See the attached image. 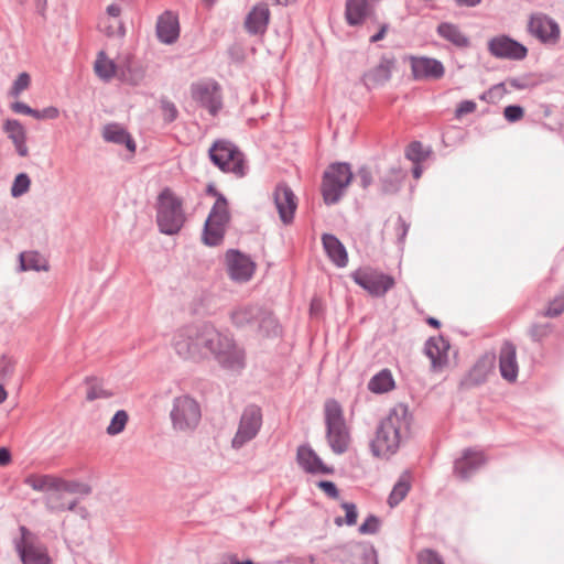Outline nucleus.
I'll use <instances>...</instances> for the list:
<instances>
[{
  "mask_svg": "<svg viewBox=\"0 0 564 564\" xmlns=\"http://www.w3.org/2000/svg\"><path fill=\"white\" fill-rule=\"evenodd\" d=\"M183 200L170 187L163 188L156 200V224L160 232L176 235L185 224Z\"/></svg>",
  "mask_w": 564,
  "mask_h": 564,
  "instance_id": "39448f33",
  "label": "nucleus"
},
{
  "mask_svg": "<svg viewBox=\"0 0 564 564\" xmlns=\"http://www.w3.org/2000/svg\"><path fill=\"white\" fill-rule=\"evenodd\" d=\"M272 195L281 221L284 225L292 224L297 209V197L293 189L285 182H281L276 184Z\"/></svg>",
  "mask_w": 564,
  "mask_h": 564,
  "instance_id": "dca6fc26",
  "label": "nucleus"
},
{
  "mask_svg": "<svg viewBox=\"0 0 564 564\" xmlns=\"http://www.w3.org/2000/svg\"><path fill=\"white\" fill-rule=\"evenodd\" d=\"M486 462L487 458L482 452L467 448L463 452L462 457L454 462V474L462 480H468Z\"/></svg>",
  "mask_w": 564,
  "mask_h": 564,
  "instance_id": "aec40b11",
  "label": "nucleus"
},
{
  "mask_svg": "<svg viewBox=\"0 0 564 564\" xmlns=\"http://www.w3.org/2000/svg\"><path fill=\"white\" fill-rule=\"evenodd\" d=\"M208 158L224 173H231L239 178L247 175L245 154L230 140H215L208 150Z\"/></svg>",
  "mask_w": 564,
  "mask_h": 564,
  "instance_id": "423d86ee",
  "label": "nucleus"
},
{
  "mask_svg": "<svg viewBox=\"0 0 564 564\" xmlns=\"http://www.w3.org/2000/svg\"><path fill=\"white\" fill-rule=\"evenodd\" d=\"M296 462L307 474L332 475L335 471L334 467L325 465L316 452L307 444L297 447Z\"/></svg>",
  "mask_w": 564,
  "mask_h": 564,
  "instance_id": "412c9836",
  "label": "nucleus"
},
{
  "mask_svg": "<svg viewBox=\"0 0 564 564\" xmlns=\"http://www.w3.org/2000/svg\"><path fill=\"white\" fill-rule=\"evenodd\" d=\"M524 115V109L519 105H509L503 110V116L509 122L519 121Z\"/></svg>",
  "mask_w": 564,
  "mask_h": 564,
  "instance_id": "603ef678",
  "label": "nucleus"
},
{
  "mask_svg": "<svg viewBox=\"0 0 564 564\" xmlns=\"http://www.w3.org/2000/svg\"><path fill=\"white\" fill-rule=\"evenodd\" d=\"M227 271L232 281L248 282L256 270V264L251 258L238 249H229L226 252Z\"/></svg>",
  "mask_w": 564,
  "mask_h": 564,
  "instance_id": "2eb2a0df",
  "label": "nucleus"
},
{
  "mask_svg": "<svg viewBox=\"0 0 564 564\" xmlns=\"http://www.w3.org/2000/svg\"><path fill=\"white\" fill-rule=\"evenodd\" d=\"M191 95L193 100L213 117H216L223 108L221 87L216 80L193 83Z\"/></svg>",
  "mask_w": 564,
  "mask_h": 564,
  "instance_id": "f8f14e48",
  "label": "nucleus"
},
{
  "mask_svg": "<svg viewBox=\"0 0 564 564\" xmlns=\"http://www.w3.org/2000/svg\"><path fill=\"white\" fill-rule=\"evenodd\" d=\"M341 508L345 510V523L349 527L355 525L358 518L357 507L354 502H343Z\"/></svg>",
  "mask_w": 564,
  "mask_h": 564,
  "instance_id": "5fc2aeb1",
  "label": "nucleus"
},
{
  "mask_svg": "<svg viewBox=\"0 0 564 564\" xmlns=\"http://www.w3.org/2000/svg\"><path fill=\"white\" fill-rule=\"evenodd\" d=\"M270 21L267 3H257L245 19V29L250 35H263Z\"/></svg>",
  "mask_w": 564,
  "mask_h": 564,
  "instance_id": "b1692460",
  "label": "nucleus"
},
{
  "mask_svg": "<svg viewBox=\"0 0 564 564\" xmlns=\"http://www.w3.org/2000/svg\"><path fill=\"white\" fill-rule=\"evenodd\" d=\"M322 243L328 259L337 267L345 268L348 253L343 242L333 234H323Z\"/></svg>",
  "mask_w": 564,
  "mask_h": 564,
  "instance_id": "a878e982",
  "label": "nucleus"
},
{
  "mask_svg": "<svg viewBox=\"0 0 564 564\" xmlns=\"http://www.w3.org/2000/svg\"><path fill=\"white\" fill-rule=\"evenodd\" d=\"M21 271H47L48 263L46 259L37 251H24L19 256Z\"/></svg>",
  "mask_w": 564,
  "mask_h": 564,
  "instance_id": "473e14b6",
  "label": "nucleus"
},
{
  "mask_svg": "<svg viewBox=\"0 0 564 564\" xmlns=\"http://www.w3.org/2000/svg\"><path fill=\"white\" fill-rule=\"evenodd\" d=\"M427 152L424 151L423 145L420 141H412L405 150V156L408 160L412 161L413 163H421L423 162L426 156Z\"/></svg>",
  "mask_w": 564,
  "mask_h": 564,
  "instance_id": "a18cd8bd",
  "label": "nucleus"
},
{
  "mask_svg": "<svg viewBox=\"0 0 564 564\" xmlns=\"http://www.w3.org/2000/svg\"><path fill=\"white\" fill-rule=\"evenodd\" d=\"M144 77L142 68L130 57L118 64L117 78L124 84L137 86Z\"/></svg>",
  "mask_w": 564,
  "mask_h": 564,
  "instance_id": "2f4dec72",
  "label": "nucleus"
},
{
  "mask_svg": "<svg viewBox=\"0 0 564 564\" xmlns=\"http://www.w3.org/2000/svg\"><path fill=\"white\" fill-rule=\"evenodd\" d=\"M394 388L393 377L388 369L376 373L368 383V389L373 393H384Z\"/></svg>",
  "mask_w": 564,
  "mask_h": 564,
  "instance_id": "4c0bfd02",
  "label": "nucleus"
},
{
  "mask_svg": "<svg viewBox=\"0 0 564 564\" xmlns=\"http://www.w3.org/2000/svg\"><path fill=\"white\" fill-rule=\"evenodd\" d=\"M352 281L375 297H381L391 290L394 278L371 268H359L350 273Z\"/></svg>",
  "mask_w": 564,
  "mask_h": 564,
  "instance_id": "9d476101",
  "label": "nucleus"
},
{
  "mask_svg": "<svg viewBox=\"0 0 564 564\" xmlns=\"http://www.w3.org/2000/svg\"><path fill=\"white\" fill-rule=\"evenodd\" d=\"M94 69L100 79L109 82L111 78L117 77L118 64L109 59L104 51H100L97 54Z\"/></svg>",
  "mask_w": 564,
  "mask_h": 564,
  "instance_id": "72a5a7b5",
  "label": "nucleus"
},
{
  "mask_svg": "<svg viewBox=\"0 0 564 564\" xmlns=\"http://www.w3.org/2000/svg\"><path fill=\"white\" fill-rule=\"evenodd\" d=\"M369 11V0H347L345 4V19L349 26L361 25Z\"/></svg>",
  "mask_w": 564,
  "mask_h": 564,
  "instance_id": "7c9ffc66",
  "label": "nucleus"
},
{
  "mask_svg": "<svg viewBox=\"0 0 564 564\" xmlns=\"http://www.w3.org/2000/svg\"><path fill=\"white\" fill-rule=\"evenodd\" d=\"M476 102L473 101V100H463L458 104L456 110H455V116L457 118L464 116V115H467V113H471L476 110Z\"/></svg>",
  "mask_w": 564,
  "mask_h": 564,
  "instance_id": "13d9d810",
  "label": "nucleus"
},
{
  "mask_svg": "<svg viewBox=\"0 0 564 564\" xmlns=\"http://www.w3.org/2000/svg\"><path fill=\"white\" fill-rule=\"evenodd\" d=\"M176 354L184 359L202 360L210 356L228 371L240 372L246 367V352L232 336L217 330L210 323L187 325L173 338Z\"/></svg>",
  "mask_w": 564,
  "mask_h": 564,
  "instance_id": "f257e3e1",
  "label": "nucleus"
},
{
  "mask_svg": "<svg viewBox=\"0 0 564 564\" xmlns=\"http://www.w3.org/2000/svg\"><path fill=\"white\" fill-rule=\"evenodd\" d=\"M12 462V455L8 447H0V466H8Z\"/></svg>",
  "mask_w": 564,
  "mask_h": 564,
  "instance_id": "338daca9",
  "label": "nucleus"
},
{
  "mask_svg": "<svg viewBox=\"0 0 564 564\" xmlns=\"http://www.w3.org/2000/svg\"><path fill=\"white\" fill-rule=\"evenodd\" d=\"M128 419V413L124 410H118L111 417L110 424L107 427V433L109 435L120 434L124 430Z\"/></svg>",
  "mask_w": 564,
  "mask_h": 564,
  "instance_id": "c03bdc74",
  "label": "nucleus"
},
{
  "mask_svg": "<svg viewBox=\"0 0 564 564\" xmlns=\"http://www.w3.org/2000/svg\"><path fill=\"white\" fill-rule=\"evenodd\" d=\"M58 116L59 110L54 106L41 109V120L56 119Z\"/></svg>",
  "mask_w": 564,
  "mask_h": 564,
  "instance_id": "e2e57ef3",
  "label": "nucleus"
},
{
  "mask_svg": "<svg viewBox=\"0 0 564 564\" xmlns=\"http://www.w3.org/2000/svg\"><path fill=\"white\" fill-rule=\"evenodd\" d=\"M31 83V77L28 73L23 72L18 75L17 79L13 82L12 87L10 88L9 95L18 98L23 90H25Z\"/></svg>",
  "mask_w": 564,
  "mask_h": 564,
  "instance_id": "de8ad7c7",
  "label": "nucleus"
},
{
  "mask_svg": "<svg viewBox=\"0 0 564 564\" xmlns=\"http://www.w3.org/2000/svg\"><path fill=\"white\" fill-rule=\"evenodd\" d=\"M88 386L86 399L87 401H94L97 399H108L113 395V392L102 388V382L95 377H87L85 379Z\"/></svg>",
  "mask_w": 564,
  "mask_h": 564,
  "instance_id": "ea45409f",
  "label": "nucleus"
},
{
  "mask_svg": "<svg viewBox=\"0 0 564 564\" xmlns=\"http://www.w3.org/2000/svg\"><path fill=\"white\" fill-rule=\"evenodd\" d=\"M230 219L231 215L228 208V200L226 197H220L215 202V204L210 208V212L205 221H213L217 225L227 228L228 224L230 223Z\"/></svg>",
  "mask_w": 564,
  "mask_h": 564,
  "instance_id": "c9c22d12",
  "label": "nucleus"
},
{
  "mask_svg": "<svg viewBox=\"0 0 564 564\" xmlns=\"http://www.w3.org/2000/svg\"><path fill=\"white\" fill-rule=\"evenodd\" d=\"M230 321L237 328L256 329L265 337H276L281 333L273 313L260 304L247 303L236 306L230 312Z\"/></svg>",
  "mask_w": 564,
  "mask_h": 564,
  "instance_id": "7ed1b4c3",
  "label": "nucleus"
},
{
  "mask_svg": "<svg viewBox=\"0 0 564 564\" xmlns=\"http://www.w3.org/2000/svg\"><path fill=\"white\" fill-rule=\"evenodd\" d=\"M63 491H52L45 496V506L51 511H65V502L62 501Z\"/></svg>",
  "mask_w": 564,
  "mask_h": 564,
  "instance_id": "09e8293b",
  "label": "nucleus"
},
{
  "mask_svg": "<svg viewBox=\"0 0 564 564\" xmlns=\"http://www.w3.org/2000/svg\"><path fill=\"white\" fill-rule=\"evenodd\" d=\"M550 330V325L545 324L543 326L540 325H533L531 326V337L532 338H540L543 335H545Z\"/></svg>",
  "mask_w": 564,
  "mask_h": 564,
  "instance_id": "69168bd1",
  "label": "nucleus"
},
{
  "mask_svg": "<svg viewBox=\"0 0 564 564\" xmlns=\"http://www.w3.org/2000/svg\"><path fill=\"white\" fill-rule=\"evenodd\" d=\"M31 108L29 105L22 101H15L11 105V109L17 113L30 116Z\"/></svg>",
  "mask_w": 564,
  "mask_h": 564,
  "instance_id": "0e129e2a",
  "label": "nucleus"
},
{
  "mask_svg": "<svg viewBox=\"0 0 564 564\" xmlns=\"http://www.w3.org/2000/svg\"><path fill=\"white\" fill-rule=\"evenodd\" d=\"M21 540L17 543V551L22 564H51V557L45 546L35 545L26 540L30 533L25 527H20Z\"/></svg>",
  "mask_w": 564,
  "mask_h": 564,
  "instance_id": "6ab92c4d",
  "label": "nucleus"
},
{
  "mask_svg": "<svg viewBox=\"0 0 564 564\" xmlns=\"http://www.w3.org/2000/svg\"><path fill=\"white\" fill-rule=\"evenodd\" d=\"M398 241L400 243H403L408 235L410 225L401 216L398 217Z\"/></svg>",
  "mask_w": 564,
  "mask_h": 564,
  "instance_id": "680f3d73",
  "label": "nucleus"
},
{
  "mask_svg": "<svg viewBox=\"0 0 564 564\" xmlns=\"http://www.w3.org/2000/svg\"><path fill=\"white\" fill-rule=\"evenodd\" d=\"M405 172L399 165H392L379 178L380 192L383 195H394L400 188L405 178Z\"/></svg>",
  "mask_w": 564,
  "mask_h": 564,
  "instance_id": "cd10ccee",
  "label": "nucleus"
},
{
  "mask_svg": "<svg viewBox=\"0 0 564 564\" xmlns=\"http://www.w3.org/2000/svg\"><path fill=\"white\" fill-rule=\"evenodd\" d=\"M3 130L8 138L13 142L17 153L24 158L29 154L26 147V132L22 123L17 119H7L3 124Z\"/></svg>",
  "mask_w": 564,
  "mask_h": 564,
  "instance_id": "bb28decb",
  "label": "nucleus"
},
{
  "mask_svg": "<svg viewBox=\"0 0 564 564\" xmlns=\"http://www.w3.org/2000/svg\"><path fill=\"white\" fill-rule=\"evenodd\" d=\"M395 63L397 59L393 55H382L378 65L362 74V84L367 87V89L383 86L391 79Z\"/></svg>",
  "mask_w": 564,
  "mask_h": 564,
  "instance_id": "a211bd4d",
  "label": "nucleus"
},
{
  "mask_svg": "<svg viewBox=\"0 0 564 564\" xmlns=\"http://www.w3.org/2000/svg\"><path fill=\"white\" fill-rule=\"evenodd\" d=\"M506 91L503 84H497L492 86L489 90L481 94L480 99L485 101H494L495 98L502 97L503 93Z\"/></svg>",
  "mask_w": 564,
  "mask_h": 564,
  "instance_id": "4d7b16f0",
  "label": "nucleus"
},
{
  "mask_svg": "<svg viewBox=\"0 0 564 564\" xmlns=\"http://www.w3.org/2000/svg\"><path fill=\"white\" fill-rule=\"evenodd\" d=\"M411 76L415 82L438 80L445 75L443 63L434 57L410 55Z\"/></svg>",
  "mask_w": 564,
  "mask_h": 564,
  "instance_id": "4468645a",
  "label": "nucleus"
},
{
  "mask_svg": "<svg viewBox=\"0 0 564 564\" xmlns=\"http://www.w3.org/2000/svg\"><path fill=\"white\" fill-rule=\"evenodd\" d=\"M102 137L107 142L124 145L130 152H135V142L131 134L117 123L107 124L104 128Z\"/></svg>",
  "mask_w": 564,
  "mask_h": 564,
  "instance_id": "c756f323",
  "label": "nucleus"
},
{
  "mask_svg": "<svg viewBox=\"0 0 564 564\" xmlns=\"http://www.w3.org/2000/svg\"><path fill=\"white\" fill-rule=\"evenodd\" d=\"M357 175L360 180V186L362 188H368L371 183H372V174L370 172V170L367 167V166H361L358 172H357Z\"/></svg>",
  "mask_w": 564,
  "mask_h": 564,
  "instance_id": "052dcab7",
  "label": "nucleus"
},
{
  "mask_svg": "<svg viewBox=\"0 0 564 564\" xmlns=\"http://www.w3.org/2000/svg\"><path fill=\"white\" fill-rule=\"evenodd\" d=\"M328 554L332 561L341 564H379L378 553L375 546L366 542L350 541L341 545L330 547Z\"/></svg>",
  "mask_w": 564,
  "mask_h": 564,
  "instance_id": "1a4fd4ad",
  "label": "nucleus"
},
{
  "mask_svg": "<svg viewBox=\"0 0 564 564\" xmlns=\"http://www.w3.org/2000/svg\"><path fill=\"white\" fill-rule=\"evenodd\" d=\"M380 529V519L375 514H369L366 520L359 525L358 531L360 534H375Z\"/></svg>",
  "mask_w": 564,
  "mask_h": 564,
  "instance_id": "8fccbe9b",
  "label": "nucleus"
},
{
  "mask_svg": "<svg viewBox=\"0 0 564 564\" xmlns=\"http://www.w3.org/2000/svg\"><path fill=\"white\" fill-rule=\"evenodd\" d=\"M499 368L501 377L513 382L518 377V364L516 356V346L510 341H505L499 352Z\"/></svg>",
  "mask_w": 564,
  "mask_h": 564,
  "instance_id": "393cba45",
  "label": "nucleus"
},
{
  "mask_svg": "<svg viewBox=\"0 0 564 564\" xmlns=\"http://www.w3.org/2000/svg\"><path fill=\"white\" fill-rule=\"evenodd\" d=\"M451 345L443 336L430 337L424 345V352L431 359L434 371L442 369L447 364V352Z\"/></svg>",
  "mask_w": 564,
  "mask_h": 564,
  "instance_id": "5701e85b",
  "label": "nucleus"
},
{
  "mask_svg": "<svg viewBox=\"0 0 564 564\" xmlns=\"http://www.w3.org/2000/svg\"><path fill=\"white\" fill-rule=\"evenodd\" d=\"M558 23L543 13L531 14V35H534L542 44L555 45L560 40Z\"/></svg>",
  "mask_w": 564,
  "mask_h": 564,
  "instance_id": "f3484780",
  "label": "nucleus"
},
{
  "mask_svg": "<svg viewBox=\"0 0 564 564\" xmlns=\"http://www.w3.org/2000/svg\"><path fill=\"white\" fill-rule=\"evenodd\" d=\"M389 30V24L388 23H383L381 24L380 29L378 30L377 33H375L371 37H370V43H377L381 40L384 39L387 32Z\"/></svg>",
  "mask_w": 564,
  "mask_h": 564,
  "instance_id": "774afa93",
  "label": "nucleus"
},
{
  "mask_svg": "<svg viewBox=\"0 0 564 564\" xmlns=\"http://www.w3.org/2000/svg\"><path fill=\"white\" fill-rule=\"evenodd\" d=\"M419 564H444L441 555L431 549L422 550L417 555Z\"/></svg>",
  "mask_w": 564,
  "mask_h": 564,
  "instance_id": "3c124183",
  "label": "nucleus"
},
{
  "mask_svg": "<svg viewBox=\"0 0 564 564\" xmlns=\"http://www.w3.org/2000/svg\"><path fill=\"white\" fill-rule=\"evenodd\" d=\"M324 421L326 426V441L332 452L336 455L345 454L350 445V432L346 424L344 410L335 399H328L324 403Z\"/></svg>",
  "mask_w": 564,
  "mask_h": 564,
  "instance_id": "20e7f679",
  "label": "nucleus"
},
{
  "mask_svg": "<svg viewBox=\"0 0 564 564\" xmlns=\"http://www.w3.org/2000/svg\"><path fill=\"white\" fill-rule=\"evenodd\" d=\"M412 415L403 403L392 408L387 417L382 419L370 441V451L375 457L389 458L394 455L404 437L409 436Z\"/></svg>",
  "mask_w": 564,
  "mask_h": 564,
  "instance_id": "f03ea898",
  "label": "nucleus"
},
{
  "mask_svg": "<svg viewBox=\"0 0 564 564\" xmlns=\"http://www.w3.org/2000/svg\"><path fill=\"white\" fill-rule=\"evenodd\" d=\"M225 235L226 227L217 225L213 221H205L202 232V241L205 246L217 247L223 243Z\"/></svg>",
  "mask_w": 564,
  "mask_h": 564,
  "instance_id": "e433bc0d",
  "label": "nucleus"
},
{
  "mask_svg": "<svg viewBox=\"0 0 564 564\" xmlns=\"http://www.w3.org/2000/svg\"><path fill=\"white\" fill-rule=\"evenodd\" d=\"M564 313V285L561 288L560 292L553 300H551L547 304V307L542 315L544 317H557Z\"/></svg>",
  "mask_w": 564,
  "mask_h": 564,
  "instance_id": "79ce46f5",
  "label": "nucleus"
},
{
  "mask_svg": "<svg viewBox=\"0 0 564 564\" xmlns=\"http://www.w3.org/2000/svg\"><path fill=\"white\" fill-rule=\"evenodd\" d=\"M30 186H31L30 176L24 172L19 173L13 180V183L11 186V196L14 198L22 196L30 189Z\"/></svg>",
  "mask_w": 564,
  "mask_h": 564,
  "instance_id": "37998d69",
  "label": "nucleus"
},
{
  "mask_svg": "<svg viewBox=\"0 0 564 564\" xmlns=\"http://www.w3.org/2000/svg\"><path fill=\"white\" fill-rule=\"evenodd\" d=\"M262 426V411L256 404L247 405L240 416L238 430L231 441L235 449L241 448L248 442L253 440Z\"/></svg>",
  "mask_w": 564,
  "mask_h": 564,
  "instance_id": "9b49d317",
  "label": "nucleus"
},
{
  "mask_svg": "<svg viewBox=\"0 0 564 564\" xmlns=\"http://www.w3.org/2000/svg\"><path fill=\"white\" fill-rule=\"evenodd\" d=\"M57 491L87 496L91 492V487L88 484L80 482L78 480H65L57 477Z\"/></svg>",
  "mask_w": 564,
  "mask_h": 564,
  "instance_id": "a19ab883",
  "label": "nucleus"
},
{
  "mask_svg": "<svg viewBox=\"0 0 564 564\" xmlns=\"http://www.w3.org/2000/svg\"><path fill=\"white\" fill-rule=\"evenodd\" d=\"M488 52L496 58L520 61L527 57L528 47L509 35L502 34L488 41Z\"/></svg>",
  "mask_w": 564,
  "mask_h": 564,
  "instance_id": "ddd939ff",
  "label": "nucleus"
},
{
  "mask_svg": "<svg viewBox=\"0 0 564 564\" xmlns=\"http://www.w3.org/2000/svg\"><path fill=\"white\" fill-rule=\"evenodd\" d=\"M410 489H411V484L409 481V477L404 474L394 484V486L388 497V505L391 508L398 506L406 497Z\"/></svg>",
  "mask_w": 564,
  "mask_h": 564,
  "instance_id": "58836bf2",
  "label": "nucleus"
},
{
  "mask_svg": "<svg viewBox=\"0 0 564 564\" xmlns=\"http://www.w3.org/2000/svg\"><path fill=\"white\" fill-rule=\"evenodd\" d=\"M14 370V362L11 358L6 355L0 358V376L2 378L11 376Z\"/></svg>",
  "mask_w": 564,
  "mask_h": 564,
  "instance_id": "bf43d9fd",
  "label": "nucleus"
},
{
  "mask_svg": "<svg viewBox=\"0 0 564 564\" xmlns=\"http://www.w3.org/2000/svg\"><path fill=\"white\" fill-rule=\"evenodd\" d=\"M354 174L349 163H332L324 172L321 192L327 206L339 203L346 188L351 183Z\"/></svg>",
  "mask_w": 564,
  "mask_h": 564,
  "instance_id": "0eeeda50",
  "label": "nucleus"
},
{
  "mask_svg": "<svg viewBox=\"0 0 564 564\" xmlns=\"http://www.w3.org/2000/svg\"><path fill=\"white\" fill-rule=\"evenodd\" d=\"M156 36L161 43L167 45L178 40L180 22L178 17L174 12L165 11L158 18Z\"/></svg>",
  "mask_w": 564,
  "mask_h": 564,
  "instance_id": "4be33fe9",
  "label": "nucleus"
},
{
  "mask_svg": "<svg viewBox=\"0 0 564 564\" xmlns=\"http://www.w3.org/2000/svg\"><path fill=\"white\" fill-rule=\"evenodd\" d=\"M170 419L174 431L191 433L200 422V405L188 394L176 397L173 399Z\"/></svg>",
  "mask_w": 564,
  "mask_h": 564,
  "instance_id": "6e6552de",
  "label": "nucleus"
},
{
  "mask_svg": "<svg viewBox=\"0 0 564 564\" xmlns=\"http://www.w3.org/2000/svg\"><path fill=\"white\" fill-rule=\"evenodd\" d=\"M228 57L234 63H241L245 61L246 54L242 44L235 42L227 50Z\"/></svg>",
  "mask_w": 564,
  "mask_h": 564,
  "instance_id": "864d4df0",
  "label": "nucleus"
},
{
  "mask_svg": "<svg viewBox=\"0 0 564 564\" xmlns=\"http://www.w3.org/2000/svg\"><path fill=\"white\" fill-rule=\"evenodd\" d=\"M160 108L165 123H172L177 119L178 110L176 105L166 97L160 99Z\"/></svg>",
  "mask_w": 564,
  "mask_h": 564,
  "instance_id": "49530a36",
  "label": "nucleus"
},
{
  "mask_svg": "<svg viewBox=\"0 0 564 564\" xmlns=\"http://www.w3.org/2000/svg\"><path fill=\"white\" fill-rule=\"evenodd\" d=\"M440 37L446 40L459 48H466L470 45L469 37L463 33L457 24L442 22L436 28Z\"/></svg>",
  "mask_w": 564,
  "mask_h": 564,
  "instance_id": "c85d7f7f",
  "label": "nucleus"
},
{
  "mask_svg": "<svg viewBox=\"0 0 564 564\" xmlns=\"http://www.w3.org/2000/svg\"><path fill=\"white\" fill-rule=\"evenodd\" d=\"M24 484L35 491L50 494L57 491V477L52 475H29Z\"/></svg>",
  "mask_w": 564,
  "mask_h": 564,
  "instance_id": "f704fd0d",
  "label": "nucleus"
},
{
  "mask_svg": "<svg viewBox=\"0 0 564 564\" xmlns=\"http://www.w3.org/2000/svg\"><path fill=\"white\" fill-rule=\"evenodd\" d=\"M316 486L332 499H337L339 497V490L336 484L330 480H319Z\"/></svg>",
  "mask_w": 564,
  "mask_h": 564,
  "instance_id": "6e6d98bb",
  "label": "nucleus"
}]
</instances>
